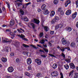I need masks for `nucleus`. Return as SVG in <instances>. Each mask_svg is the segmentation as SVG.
Returning a JSON list of instances; mask_svg holds the SVG:
<instances>
[{"mask_svg": "<svg viewBox=\"0 0 78 78\" xmlns=\"http://www.w3.org/2000/svg\"><path fill=\"white\" fill-rule=\"evenodd\" d=\"M62 43L63 45H69L70 42L69 41H66L64 38H62L61 40Z\"/></svg>", "mask_w": 78, "mask_h": 78, "instance_id": "nucleus-1", "label": "nucleus"}, {"mask_svg": "<svg viewBox=\"0 0 78 78\" xmlns=\"http://www.w3.org/2000/svg\"><path fill=\"white\" fill-rule=\"evenodd\" d=\"M34 61L37 63L38 66H40L41 64V60L38 58L35 59Z\"/></svg>", "mask_w": 78, "mask_h": 78, "instance_id": "nucleus-2", "label": "nucleus"}, {"mask_svg": "<svg viewBox=\"0 0 78 78\" xmlns=\"http://www.w3.org/2000/svg\"><path fill=\"white\" fill-rule=\"evenodd\" d=\"M51 75L52 76H57L58 75V73L56 71H54L51 73Z\"/></svg>", "mask_w": 78, "mask_h": 78, "instance_id": "nucleus-3", "label": "nucleus"}, {"mask_svg": "<svg viewBox=\"0 0 78 78\" xmlns=\"http://www.w3.org/2000/svg\"><path fill=\"white\" fill-rule=\"evenodd\" d=\"M7 70L9 72L11 73V72H13V71L14 70V68L10 66L8 68Z\"/></svg>", "mask_w": 78, "mask_h": 78, "instance_id": "nucleus-4", "label": "nucleus"}, {"mask_svg": "<svg viewBox=\"0 0 78 78\" xmlns=\"http://www.w3.org/2000/svg\"><path fill=\"white\" fill-rule=\"evenodd\" d=\"M34 22L35 23H36V25H39V23H40V21L39 20L37 19H34Z\"/></svg>", "mask_w": 78, "mask_h": 78, "instance_id": "nucleus-5", "label": "nucleus"}, {"mask_svg": "<svg viewBox=\"0 0 78 78\" xmlns=\"http://www.w3.org/2000/svg\"><path fill=\"white\" fill-rule=\"evenodd\" d=\"M65 30L68 32H70V31H72V28L70 27H67L66 28Z\"/></svg>", "mask_w": 78, "mask_h": 78, "instance_id": "nucleus-6", "label": "nucleus"}, {"mask_svg": "<svg viewBox=\"0 0 78 78\" xmlns=\"http://www.w3.org/2000/svg\"><path fill=\"white\" fill-rule=\"evenodd\" d=\"M43 13L44 14H45V15H47V14H50V12L48 11V9H46L44 11Z\"/></svg>", "mask_w": 78, "mask_h": 78, "instance_id": "nucleus-7", "label": "nucleus"}, {"mask_svg": "<svg viewBox=\"0 0 78 78\" xmlns=\"http://www.w3.org/2000/svg\"><path fill=\"white\" fill-rule=\"evenodd\" d=\"M76 16H77V12H75L73 13L72 17V19H74L76 18Z\"/></svg>", "mask_w": 78, "mask_h": 78, "instance_id": "nucleus-8", "label": "nucleus"}, {"mask_svg": "<svg viewBox=\"0 0 78 78\" xmlns=\"http://www.w3.org/2000/svg\"><path fill=\"white\" fill-rule=\"evenodd\" d=\"M27 62L28 64H29V65L31 64V62H32L31 59L30 58H28L27 60Z\"/></svg>", "mask_w": 78, "mask_h": 78, "instance_id": "nucleus-9", "label": "nucleus"}, {"mask_svg": "<svg viewBox=\"0 0 78 78\" xmlns=\"http://www.w3.org/2000/svg\"><path fill=\"white\" fill-rule=\"evenodd\" d=\"M70 68L72 69H74L75 68V65L73 63H70L69 64Z\"/></svg>", "mask_w": 78, "mask_h": 78, "instance_id": "nucleus-10", "label": "nucleus"}, {"mask_svg": "<svg viewBox=\"0 0 78 78\" xmlns=\"http://www.w3.org/2000/svg\"><path fill=\"white\" fill-rule=\"evenodd\" d=\"M10 50V51H11V48L10 47H6L5 48V50L6 52H8L9 50Z\"/></svg>", "mask_w": 78, "mask_h": 78, "instance_id": "nucleus-11", "label": "nucleus"}, {"mask_svg": "<svg viewBox=\"0 0 78 78\" xmlns=\"http://www.w3.org/2000/svg\"><path fill=\"white\" fill-rule=\"evenodd\" d=\"M71 12L72 11H71V10H68L66 11V15H67V16H68V15H70L71 14Z\"/></svg>", "mask_w": 78, "mask_h": 78, "instance_id": "nucleus-12", "label": "nucleus"}, {"mask_svg": "<svg viewBox=\"0 0 78 78\" xmlns=\"http://www.w3.org/2000/svg\"><path fill=\"white\" fill-rule=\"evenodd\" d=\"M22 9H26L27 8V6L26 5V4H22Z\"/></svg>", "mask_w": 78, "mask_h": 78, "instance_id": "nucleus-13", "label": "nucleus"}, {"mask_svg": "<svg viewBox=\"0 0 78 78\" xmlns=\"http://www.w3.org/2000/svg\"><path fill=\"white\" fill-rule=\"evenodd\" d=\"M1 60L3 62H6L7 61V58L5 57H2L1 59Z\"/></svg>", "mask_w": 78, "mask_h": 78, "instance_id": "nucleus-14", "label": "nucleus"}, {"mask_svg": "<svg viewBox=\"0 0 78 78\" xmlns=\"http://www.w3.org/2000/svg\"><path fill=\"white\" fill-rule=\"evenodd\" d=\"M55 12L54 11H52L51 12L50 16L51 17H52V16H55Z\"/></svg>", "mask_w": 78, "mask_h": 78, "instance_id": "nucleus-15", "label": "nucleus"}, {"mask_svg": "<svg viewBox=\"0 0 78 78\" xmlns=\"http://www.w3.org/2000/svg\"><path fill=\"white\" fill-rule=\"evenodd\" d=\"M70 46L72 47H75V46H76V44H75V43L73 42L71 43Z\"/></svg>", "mask_w": 78, "mask_h": 78, "instance_id": "nucleus-16", "label": "nucleus"}, {"mask_svg": "<svg viewBox=\"0 0 78 78\" xmlns=\"http://www.w3.org/2000/svg\"><path fill=\"white\" fill-rule=\"evenodd\" d=\"M45 7H46V5L45 4H43L41 5V7L42 10H44V9H45Z\"/></svg>", "mask_w": 78, "mask_h": 78, "instance_id": "nucleus-17", "label": "nucleus"}, {"mask_svg": "<svg viewBox=\"0 0 78 78\" xmlns=\"http://www.w3.org/2000/svg\"><path fill=\"white\" fill-rule=\"evenodd\" d=\"M64 67L66 70H68L69 69V66L68 64H66L64 65Z\"/></svg>", "mask_w": 78, "mask_h": 78, "instance_id": "nucleus-18", "label": "nucleus"}, {"mask_svg": "<svg viewBox=\"0 0 78 78\" xmlns=\"http://www.w3.org/2000/svg\"><path fill=\"white\" fill-rule=\"evenodd\" d=\"M52 68L54 69H55L57 68V64L56 63H54L52 66Z\"/></svg>", "mask_w": 78, "mask_h": 78, "instance_id": "nucleus-19", "label": "nucleus"}, {"mask_svg": "<svg viewBox=\"0 0 78 78\" xmlns=\"http://www.w3.org/2000/svg\"><path fill=\"white\" fill-rule=\"evenodd\" d=\"M54 19L57 22H58L59 20V17L57 16H55Z\"/></svg>", "mask_w": 78, "mask_h": 78, "instance_id": "nucleus-20", "label": "nucleus"}, {"mask_svg": "<svg viewBox=\"0 0 78 78\" xmlns=\"http://www.w3.org/2000/svg\"><path fill=\"white\" fill-rule=\"evenodd\" d=\"M53 2L55 5H57L59 2V0H54Z\"/></svg>", "mask_w": 78, "mask_h": 78, "instance_id": "nucleus-21", "label": "nucleus"}, {"mask_svg": "<svg viewBox=\"0 0 78 78\" xmlns=\"http://www.w3.org/2000/svg\"><path fill=\"white\" fill-rule=\"evenodd\" d=\"M12 42V40H9L8 41L4 40L3 41V42H5V43H7V42H9L10 43H11V42Z\"/></svg>", "mask_w": 78, "mask_h": 78, "instance_id": "nucleus-22", "label": "nucleus"}, {"mask_svg": "<svg viewBox=\"0 0 78 78\" xmlns=\"http://www.w3.org/2000/svg\"><path fill=\"white\" fill-rule=\"evenodd\" d=\"M44 30L45 31H48V26H44Z\"/></svg>", "mask_w": 78, "mask_h": 78, "instance_id": "nucleus-23", "label": "nucleus"}, {"mask_svg": "<svg viewBox=\"0 0 78 78\" xmlns=\"http://www.w3.org/2000/svg\"><path fill=\"white\" fill-rule=\"evenodd\" d=\"M32 67H31V65H30L28 66L27 67V70L28 71H30V70H32Z\"/></svg>", "mask_w": 78, "mask_h": 78, "instance_id": "nucleus-24", "label": "nucleus"}, {"mask_svg": "<svg viewBox=\"0 0 78 78\" xmlns=\"http://www.w3.org/2000/svg\"><path fill=\"white\" fill-rule=\"evenodd\" d=\"M20 13L21 14V15L22 16H23V15H24V14H25V12L23 11V10L21 9L20 10Z\"/></svg>", "mask_w": 78, "mask_h": 78, "instance_id": "nucleus-25", "label": "nucleus"}, {"mask_svg": "<svg viewBox=\"0 0 78 78\" xmlns=\"http://www.w3.org/2000/svg\"><path fill=\"white\" fill-rule=\"evenodd\" d=\"M30 25L32 27L33 29H34L35 28V24H34V23H30Z\"/></svg>", "mask_w": 78, "mask_h": 78, "instance_id": "nucleus-26", "label": "nucleus"}, {"mask_svg": "<svg viewBox=\"0 0 78 78\" xmlns=\"http://www.w3.org/2000/svg\"><path fill=\"white\" fill-rule=\"evenodd\" d=\"M25 75L27 76L28 77H30L31 76V74L28 72H26L25 73Z\"/></svg>", "mask_w": 78, "mask_h": 78, "instance_id": "nucleus-27", "label": "nucleus"}, {"mask_svg": "<svg viewBox=\"0 0 78 78\" xmlns=\"http://www.w3.org/2000/svg\"><path fill=\"white\" fill-rule=\"evenodd\" d=\"M44 22H45V20H44L42 18L41 20V23L42 27L44 26V25H43V24L44 23Z\"/></svg>", "mask_w": 78, "mask_h": 78, "instance_id": "nucleus-28", "label": "nucleus"}, {"mask_svg": "<svg viewBox=\"0 0 78 78\" xmlns=\"http://www.w3.org/2000/svg\"><path fill=\"white\" fill-rule=\"evenodd\" d=\"M23 20L25 22H28V19L27 17L26 16L24 17Z\"/></svg>", "mask_w": 78, "mask_h": 78, "instance_id": "nucleus-29", "label": "nucleus"}, {"mask_svg": "<svg viewBox=\"0 0 78 78\" xmlns=\"http://www.w3.org/2000/svg\"><path fill=\"white\" fill-rule=\"evenodd\" d=\"M74 78L77 77L78 76V73H75L74 74Z\"/></svg>", "mask_w": 78, "mask_h": 78, "instance_id": "nucleus-30", "label": "nucleus"}, {"mask_svg": "<svg viewBox=\"0 0 78 78\" xmlns=\"http://www.w3.org/2000/svg\"><path fill=\"white\" fill-rule=\"evenodd\" d=\"M14 24V22L12 21V20H11L10 22V25L11 26H12Z\"/></svg>", "mask_w": 78, "mask_h": 78, "instance_id": "nucleus-31", "label": "nucleus"}, {"mask_svg": "<svg viewBox=\"0 0 78 78\" xmlns=\"http://www.w3.org/2000/svg\"><path fill=\"white\" fill-rule=\"evenodd\" d=\"M17 36H19V37H21L22 39V38H23V37H25V35H24L23 34H21V35H20V34L17 35Z\"/></svg>", "mask_w": 78, "mask_h": 78, "instance_id": "nucleus-32", "label": "nucleus"}, {"mask_svg": "<svg viewBox=\"0 0 78 78\" xmlns=\"http://www.w3.org/2000/svg\"><path fill=\"white\" fill-rule=\"evenodd\" d=\"M57 21L54 19L53 20H52L51 21V23L52 24H54V23H55Z\"/></svg>", "mask_w": 78, "mask_h": 78, "instance_id": "nucleus-33", "label": "nucleus"}, {"mask_svg": "<svg viewBox=\"0 0 78 78\" xmlns=\"http://www.w3.org/2000/svg\"><path fill=\"white\" fill-rule=\"evenodd\" d=\"M66 61L67 62H68V63H70V59L69 58H67L65 59Z\"/></svg>", "mask_w": 78, "mask_h": 78, "instance_id": "nucleus-34", "label": "nucleus"}, {"mask_svg": "<svg viewBox=\"0 0 78 78\" xmlns=\"http://www.w3.org/2000/svg\"><path fill=\"white\" fill-rule=\"evenodd\" d=\"M16 61L17 63H20V60L19 58H17L16 59Z\"/></svg>", "mask_w": 78, "mask_h": 78, "instance_id": "nucleus-35", "label": "nucleus"}, {"mask_svg": "<svg viewBox=\"0 0 78 78\" xmlns=\"http://www.w3.org/2000/svg\"><path fill=\"white\" fill-rule=\"evenodd\" d=\"M22 46H23V47H25V48H27V47H29V46L25 44H23Z\"/></svg>", "mask_w": 78, "mask_h": 78, "instance_id": "nucleus-36", "label": "nucleus"}, {"mask_svg": "<svg viewBox=\"0 0 78 78\" xmlns=\"http://www.w3.org/2000/svg\"><path fill=\"white\" fill-rule=\"evenodd\" d=\"M74 72V71L73 70H72L71 71L69 74V76H70L72 75V74H73V73Z\"/></svg>", "mask_w": 78, "mask_h": 78, "instance_id": "nucleus-37", "label": "nucleus"}, {"mask_svg": "<svg viewBox=\"0 0 78 78\" xmlns=\"http://www.w3.org/2000/svg\"><path fill=\"white\" fill-rule=\"evenodd\" d=\"M43 50L45 51V53H48V50L47 49H45V48H43Z\"/></svg>", "mask_w": 78, "mask_h": 78, "instance_id": "nucleus-38", "label": "nucleus"}, {"mask_svg": "<svg viewBox=\"0 0 78 78\" xmlns=\"http://www.w3.org/2000/svg\"><path fill=\"white\" fill-rule=\"evenodd\" d=\"M43 35H44V33L43 32H41L39 35L40 37H42L43 36Z\"/></svg>", "mask_w": 78, "mask_h": 78, "instance_id": "nucleus-39", "label": "nucleus"}, {"mask_svg": "<svg viewBox=\"0 0 78 78\" xmlns=\"http://www.w3.org/2000/svg\"><path fill=\"white\" fill-rule=\"evenodd\" d=\"M61 56H62L63 57L64 59H66V55H65V54H64V53H62Z\"/></svg>", "mask_w": 78, "mask_h": 78, "instance_id": "nucleus-40", "label": "nucleus"}, {"mask_svg": "<svg viewBox=\"0 0 78 78\" xmlns=\"http://www.w3.org/2000/svg\"><path fill=\"white\" fill-rule=\"evenodd\" d=\"M30 46H31V47H33V48H35V49H37V48H36V46H35V45H34L33 44L30 45Z\"/></svg>", "mask_w": 78, "mask_h": 78, "instance_id": "nucleus-41", "label": "nucleus"}, {"mask_svg": "<svg viewBox=\"0 0 78 78\" xmlns=\"http://www.w3.org/2000/svg\"><path fill=\"white\" fill-rule=\"evenodd\" d=\"M7 5V7L9 9L10 8V5H9V2H7L6 3Z\"/></svg>", "mask_w": 78, "mask_h": 78, "instance_id": "nucleus-42", "label": "nucleus"}, {"mask_svg": "<svg viewBox=\"0 0 78 78\" xmlns=\"http://www.w3.org/2000/svg\"><path fill=\"white\" fill-rule=\"evenodd\" d=\"M58 26V27L59 28H61L62 27V26L61 24H59Z\"/></svg>", "mask_w": 78, "mask_h": 78, "instance_id": "nucleus-43", "label": "nucleus"}, {"mask_svg": "<svg viewBox=\"0 0 78 78\" xmlns=\"http://www.w3.org/2000/svg\"><path fill=\"white\" fill-rule=\"evenodd\" d=\"M22 39L23 41H28V39L27 38L23 37L22 38Z\"/></svg>", "mask_w": 78, "mask_h": 78, "instance_id": "nucleus-44", "label": "nucleus"}, {"mask_svg": "<svg viewBox=\"0 0 78 78\" xmlns=\"http://www.w3.org/2000/svg\"><path fill=\"white\" fill-rule=\"evenodd\" d=\"M60 75L61 76L60 78H64V76H63V74H62V73H60Z\"/></svg>", "mask_w": 78, "mask_h": 78, "instance_id": "nucleus-45", "label": "nucleus"}, {"mask_svg": "<svg viewBox=\"0 0 78 78\" xmlns=\"http://www.w3.org/2000/svg\"><path fill=\"white\" fill-rule=\"evenodd\" d=\"M41 44H44L45 43V40H41Z\"/></svg>", "mask_w": 78, "mask_h": 78, "instance_id": "nucleus-46", "label": "nucleus"}, {"mask_svg": "<svg viewBox=\"0 0 78 78\" xmlns=\"http://www.w3.org/2000/svg\"><path fill=\"white\" fill-rule=\"evenodd\" d=\"M22 3L18 2L17 3V5L18 6H20L22 5Z\"/></svg>", "mask_w": 78, "mask_h": 78, "instance_id": "nucleus-47", "label": "nucleus"}, {"mask_svg": "<svg viewBox=\"0 0 78 78\" xmlns=\"http://www.w3.org/2000/svg\"><path fill=\"white\" fill-rule=\"evenodd\" d=\"M37 76H38V77H40L41 76V73H38L36 75Z\"/></svg>", "mask_w": 78, "mask_h": 78, "instance_id": "nucleus-48", "label": "nucleus"}, {"mask_svg": "<svg viewBox=\"0 0 78 78\" xmlns=\"http://www.w3.org/2000/svg\"><path fill=\"white\" fill-rule=\"evenodd\" d=\"M37 11L38 12H42V10L39 8L37 9Z\"/></svg>", "mask_w": 78, "mask_h": 78, "instance_id": "nucleus-49", "label": "nucleus"}, {"mask_svg": "<svg viewBox=\"0 0 78 78\" xmlns=\"http://www.w3.org/2000/svg\"><path fill=\"white\" fill-rule=\"evenodd\" d=\"M48 44L50 47H51L52 46V44L51 43V41H49L48 42Z\"/></svg>", "mask_w": 78, "mask_h": 78, "instance_id": "nucleus-50", "label": "nucleus"}, {"mask_svg": "<svg viewBox=\"0 0 78 78\" xmlns=\"http://www.w3.org/2000/svg\"><path fill=\"white\" fill-rule=\"evenodd\" d=\"M48 55H49V56H51V57H54V58H56V56H55L54 55H52V54H48Z\"/></svg>", "mask_w": 78, "mask_h": 78, "instance_id": "nucleus-51", "label": "nucleus"}, {"mask_svg": "<svg viewBox=\"0 0 78 78\" xmlns=\"http://www.w3.org/2000/svg\"><path fill=\"white\" fill-rule=\"evenodd\" d=\"M62 10V9L61 8H58V12H60Z\"/></svg>", "mask_w": 78, "mask_h": 78, "instance_id": "nucleus-52", "label": "nucleus"}, {"mask_svg": "<svg viewBox=\"0 0 78 78\" xmlns=\"http://www.w3.org/2000/svg\"><path fill=\"white\" fill-rule=\"evenodd\" d=\"M78 0L76 1V8H78Z\"/></svg>", "mask_w": 78, "mask_h": 78, "instance_id": "nucleus-53", "label": "nucleus"}, {"mask_svg": "<svg viewBox=\"0 0 78 78\" xmlns=\"http://www.w3.org/2000/svg\"><path fill=\"white\" fill-rule=\"evenodd\" d=\"M66 3H67V4H68V3H69V4H70V3H71V2L69 0H67L66 2Z\"/></svg>", "mask_w": 78, "mask_h": 78, "instance_id": "nucleus-54", "label": "nucleus"}, {"mask_svg": "<svg viewBox=\"0 0 78 78\" xmlns=\"http://www.w3.org/2000/svg\"><path fill=\"white\" fill-rule=\"evenodd\" d=\"M50 34H54V31H50Z\"/></svg>", "mask_w": 78, "mask_h": 78, "instance_id": "nucleus-55", "label": "nucleus"}, {"mask_svg": "<svg viewBox=\"0 0 78 78\" xmlns=\"http://www.w3.org/2000/svg\"><path fill=\"white\" fill-rule=\"evenodd\" d=\"M58 28H59V27H58V26L56 25L55 26V29L56 30H58Z\"/></svg>", "mask_w": 78, "mask_h": 78, "instance_id": "nucleus-56", "label": "nucleus"}, {"mask_svg": "<svg viewBox=\"0 0 78 78\" xmlns=\"http://www.w3.org/2000/svg\"><path fill=\"white\" fill-rule=\"evenodd\" d=\"M69 4H70V3L67 4V3L66 2L65 5V7H67V6H68V5H69Z\"/></svg>", "mask_w": 78, "mask_h": 78, "instance_id": "nucleus-57", "label": "nucleus"}, {"mask_svg": "<svg viewBox=\"0 0 78 78\" xmlns=\"http://www.w3.org/2000/svg\"><path fill=\"white\" fill-rule=\"evenodd\" d=\"M17 30L18 31L19 33H22V32L20 30H19V29H17Z\"/></svg>", "mask_w": 78, "mask_h": 78, "instance_id": "nucleus-58", "label": "nucleus"}, {"mask_svg": "<svg viewBox=\"0 0 78 78\" xmlns=\"http://www.w3.org/2000/svg\"><path fill=\"white\" fill-rule=\"evenodd\" d=\"M60 14L61 15H63L64 14V11L63 10H62L60 11Z\"/></svg>", "mask_w": 78, "mask_h": 78, "instance_id": "nucleus-59", "label": "nucleus"}, {"mask_svg": "<svg viewBox=\"0 0 78 78\" xmlns=\"http://www.w3.org/2000/svg\"><path fill=\"white\" fill-rule=\"evenodd\" d=\"M10 55L11 56H14V53H12L10 54Z\"/></svg>", "mask_w": 78, "mask_h": 78, "instance_id": "nucleus-60", "label": "nucleus"}, {"mask_svg": "<svg viewBox=\"0 0 78 78\" xmlns=\"http://www.w3.org/2000/svg\"><path fill=\"white\" fill-rule=\"evenodd\" d=\"M41 56H42V57H43V58H46V56L45 55H41Z\"/></svg>", "mask_w": 78, "mask_h": 78, "instance_id": "nucleus-61", "label": "nucleus"}, {"mask_svg": "<svg viewBox=\"0 0 78 78\" xmlns=\"http://www.w3.org/2000/svg\"><path fill=\"white\" fill-rule=\"evenodd\" d=\"M20 30H21L22 31L23 33L25 32V30H24V29H22V28H20Z\"/></svg>", "mask_w": 78, "mask_h": 78, "instance_id": "nucleus-62", "label": "nucleus"}, {"mask_svg": "<svg viewBox=\"0 0 78 78\" xmlns=\"http://www.w3.org/2000/svg\"><path fill=\"white\" fill-rule=\"evenodd\" d=\"M5 9H5V7H2V10L3 11H4V12L5 11Z\"/></svg>", "mask_w": 78, "mask_h": 78, "instance_id": "nucleus-63", "label": "nucleus"}, {"mask_svg": "<svg viewBox=\"0 0 78 78\" xmlns=\"http://www.w3.org/2000/svg\"><path fill=\"white\" fill-rule=\"evenodd\" d=\"M76 26L78 28V21L76 23Z\"/></svg>", "mask_w": 78, "mask_h": 78, "instance_id": "nucleus-64", "label": "nucleus"}]
</instances>
